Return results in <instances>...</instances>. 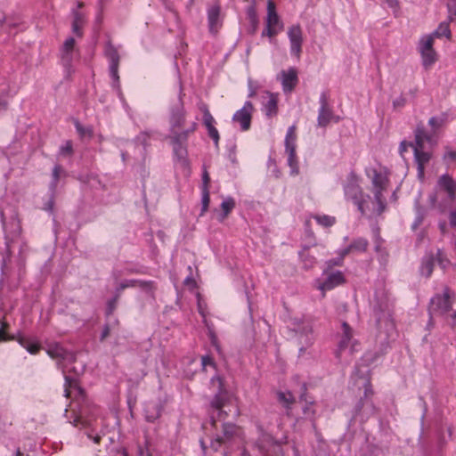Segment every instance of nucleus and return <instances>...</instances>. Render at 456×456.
Listing matches in <instances>:
<instances>
[{
  "mask_svg": "<svg viewBox=\"0 0 456 456\" xmlns=\"http://www.w3.org/2000/svg\"><path fill=\"white\" fill-rule=\"evenodd\" d=\"M281 85L285 93H290L297 83V73L294 68L281 72Z\"/></svg>",
  "mask_w": 456,
  "mask_h": 456,
  "instance_id": "5701e85b",
  "label": "nucleus"
},
{
  "mask_svg": "<svg viewBox=\"0 0 456 456\" xmlns=\"http://www.w3.org/2000/svg\"><path fill=\"white\" fill-rule=\"evenodd\" d=\"M448 9L451 15L456 18V0H448Z\"/></svg>",
  "mask_w": 456,
  "mask_h": 456,
  "instance_id": "680f3d73",
  "label": "nucleus"
},
{
  "mask_svg": "<svg viewBox=\"0 0 456 456\" xmlns=\"http://www.w3.org/2000/svg\"><path fill=\"white\" fill-rule=\"evenodd\" d=\"M280 31L281 29H278L277 28L265 26V28L262 31V37H268L272 38L274 36H276Z\"/></svg>",
  "mask_w": 456,
  "mask_h": 456,
  "instance_id": "864d4df0",
  "label": "nucleus"
},
{
  "mask_svg": "<svg viewBox=\"0 0 456 456\" xmlns=\"http://www.w3.org/2000/svg\"><path fill=\"white\" fill-rule=\"evenodd\" d=\"M268 95V101L264 105L263 111L265 113L266 116L272 117L276 115L278 110V100L275 94H267Z\"/></svg>",
  "mask_w": 456,
  "mask_h": 456,
  "instance_id": "2f4dec72",
  "label": "nucleus"
},
{
  "mask_svg": "<svg viewBox=\"0 0 456 456\" xmlns=\"http://www.w3.org/2000/svg\"><path fill=\"white\" fill-rule=\"evenodd\" d=\"M183 283L191 289H193L195 287V281L190 276L184 279Z\"/></svg>",
  "mask_w": 456,
  "mask_h": 456,
  "instance_id": "774afa93",
  "label": "nucleus"
},
{
  "mask_svg": "<svg viewBox=\"0 0 456 456\" xmlns=\"http://www.w3.org/2000/svg\"><path fill=\"white\" fill-rule=\"evenodd\" d=\"M17 341L22 347H24L31 354H37L41 347L40 344L37 341L31 339L29 338L19 337L17 338Z\"/></svg>",
  "mask_w": 456,
  "mask_h": 456,
  "instance_id": "cd10ccee",
  "label": "nucleus"
},
{
  "mask_svg": "<svg viewBox=\"0 0 456 456\" xmlns=\"http://www.w3.org/2000/svg\"><path fill=\"white\" fill-rule=\"evenodd\" d=\"M75 47V39L73 37H69L65 40L61 51V60L63 65L66 68H69L71 62L73 61V52Z\"/></svg>",
  "mask_w": 456,
  "mask_h": 456,
  "instance_id": "a878e982",
  "label": "nucleus"
},
{
  "mask_svg": "<svg viewBox=\"0 0 456 456\" xmlns=\"http://www.w3.org/2000/svg\"><path fill=\"white\" fill-rule=\"evenodd\" d=\"M9 329V323L5 321H0V342L14 340L16 338L14 335H9L7 330Z\"/></svg>",
  "mask_w": 456,
  "mask_h": 456,
  "instance_id": "ea45409f",
  "label": "nucleus"
},
{
  "mask_svg": "<svg viewBox=\"0 0 456 456\" xmlns=\"http://www.w3.org/2000/svg\"><path fill=\"white\" fill-rule=\"evenodd\" d=\"M287 34L290 44V53L298 59L302 53L304 41L302 28L298 24L293 25L289 28Z\"/></svg>",
  "mask_w": 456,
  "mask_h": 456,
  "instance_id": "aec40b11",
  "label": "nucleus"
},
{
  "mask_svg": "<svg viewBox=\"0 0 456 456\" xmlns=\"http://www.w3.org/2000/svg\"><path fill=\"white\" fill-rule=\"evenodd\" d=\"M201 365L202 368L205 369L207 366H215V363L212 360V358L208 355H204L201 358Z\"/></svg>",
  "mask_w": 456,
  "mask_h": 456,
  "instance_id": "bf43d9fd",
  "label": "nucleus"
},
{
  "mask_svg": "<svg viewBox=\"0 0 456 456\" xmlns=\"http://www.w3.org/2000/svg\"><path fill=\"white\" fill-rule=\"evenodd\" d=\"M449 219L451 225L456 226V207L450 212Z\"/></svg>",
  "mask_w": 456,
  "mask_h": 456,
  "instance_id": "0e129e2a",
  "label": "nucleus"
},
{
  "mask_svg": "<svg viewBox=\"0 0 456 456\" xmlns=\"http://www.w3.org/2000/svg\"><path fill=\"white\" fill-rule=\"evenodd\" d=\"M368 242L365 239L359 238L355 240L349 247L346 248L350 249H355L358 251H364L367 248Z\"/></svg>",
  "mask_w": 456,
  "mask_h": 456,
  "instance_id": "37998d69",
  "label": "nucleus"
},
{
  "mask_svg": "<svg viewBox=\"0 0 456 456\" xmlns=\"http://www.w3.org/2000/svg\"><path fill=\"white\" fill-rule=\"evenodd\" d=\"M198 309H199L200 314L202 315V317L204 319V322H205L206 326L208 329V335H209V338L211 340L212 345L214 346H216L217 350H219L218 346H217V338H216L215 332L213 331V330L208 326V324L205 319V312H204L203 306L201 305V302L200 300L198 301Z\"/></svg>",
  "mask_w": 456,
  "mask_h": 456,
  "instance_id": "4c0bfd02",
  "label": "nucleus"
},
{
  "mask_svg": "<svg viewBox=\"0 0 456 456\" xmlns=\"http://www.w3.org/2000/svg\"><path fill=\"white\" fill-rule=\"evenodd\" d=\"M312 219H314L317 225L324 226V227H331L336 224V219L334 216L322 215V216H314L306 220V225H313Z\"/></svg>",
  "mask_w": 456,
  "mask_h": 456,
  "instance_id": "c85d7f7f",
  "label": "nucleus"
},
{
  "mask_svg": "<svg viewBox=\"0 0 456 456\" xmlns=\"http://www.w3.org/2000/svg\"><path fill=\"white\" fill-rule=\"evenodd\" d=\"M208 135L212 138V140L215 142V144H218L219 141V134L217 129L215 126H211L210 129L208 130Z\"/></svg>",
  "mask_w": 456,
  "mask_h": 456,
  "instance_id": "4d7b16f0",
  "label": "nucleus"
},
{
  "mask_svg": "<svg viewBox=\"0 0 456 456\" xmlns=\"http://www.w3.org/2000/svg\"><path fill=\"white\" fill-rule=\"evenodd\" d=\"M256 429L259 436L257 446L260 451L265 452L269 445H273L274 444V439L260 424H256Z\"/></svg>",
  "mask_w": 456,
  "mask_h": 456,
  "instance_id": "bb28decb",
  "label": "nucleus"
},
{
  "mask_svg": "<svg viewBox=\"0 0 456 456\" xmlns=\"http://www.w3.org/2000/svg\"><path fill=\"white\" fill-rule=\"evenodd\" d=\"M436 258H437V262H438L439 265L443 269H446L449 266L450 261L444 256V255L441 249L437 250Z\"/></svg>",
  "mask_w": 456,
  "mask_h": 456,
  "instance_id": "09e8293b",
  "label": "nucleus"
},
{
  "mask_svg": "<svg viewBox=\"0 0 456 456\" xmlns=\"http://www.w3.org/2000/svg\"><path fill=\"white\" fill-rule=\"evenodd\" d=\"M410 143H414V142H401V144L399 146V151L402 156H403V153L407 151V148L411 147Z\"/></svg>",
  "mask_w": 456,
  "mask_h": 456,
  "instance_id": "69168bd1",
  "label": "nucleus"
},
{
  "mask_svg": "<svg viewBox=\"0 0 456 456\" xmlns=\"http://www.w3.org/2000/svg\"><path fill=\"white\" fill-rule=\"evenodd\" d=\"M118 297H119V295L118 293H116V296L108 301L107 308H106V314L108 315L111 314L114 312Z\"/></svg>",
  "mask_w": 456,
  "mask_h": 456,
  "instance_id": "603ef678",
  "label": "nucleus"
},
{
  "mask_svg": "<svg viewBox=\"0 0 456 456\" xmlns=\"http://www.w3.org/2000/svg\"><path fill=\"white\" fill-rule=\"evenodd\" d=\"M434 38L435 37L432 34L423 36L419 43V51L433 49Z\"/></svg>",
  "mask_w": 456,
  "mask_h": 456,
  "instance_id": "58836bf2",
  "label": "nucleus"
},
{
  "mask_svg": "<svg viewBox=\"0 0 456 456\" xmlns=\"http://www.w3.org/2000/svg\"><path fill=\"white\" fill-rule=\"evenodd\" d=\"M210 198H209V190L208 188H201V205H202V213L207 211L209 205Z\"/></svg>",
  "mask_w": 456,
  "mask_h": 456,
  "instance_id": "49530a36",
  "label": "nucleus"
},
{
  "mask_svg": "<svg viewBox=\"0 0 456 456\" xmlns=\"http://www.w3.org/2000/svg\"><path fill=\"white\" fill-rule=\"evenodd\" d=\"M379 357V354L377 351L366 352L354 373V378L356 379V386L359 388L363 389V398L360 399V402L355 407L354 416H361L362 419L369 418L375 412V407L370 396L372 395L373 391L370 380V370L368 366L372 364Z\"/></svg>",
  "mask_w": 456,
  "mask_h": 456,
  "instance_id": "7ed1b4c3",
  "label": "nucleus"
},
{
  "mask_svg": "<svg viewBox=\"0 0 456 456\" xmlns=\"http://www.w3.org/2000/svg\"><path fill=\"white\" fill-rule=\"evenodd\" d=\"M234 207L235 200L231 197L225 198L221 203L222 213L219 216V219L223 221L228 216V214L234 208Z\"/></svg>",
  "mask_w": 456,
  "mask_h": 456,
  "instance_id": "f704fd0d",
  "label": "nucleus"
},
{
  "mask_svg": "<svg viewBox=\"0 0 456 456\" xmlns=\"http://www.w3.org/2000/svg\"><path fill=\"white\" fill-rule=\"evenodd\" d=\"M75 126H76V129H77V133L80 134V136H82V137H86V136L91 137L93 135V129H92V127H90V126L85 127V126H83L77 121L75 123Z\"/></svg>",
  "mask_w": 456,
  "mask_h": 456,
  "instance_id": "de8ad7c7",
  "label": "nucleus"
},
{
  "mask_svg": "<svg viewBox=\"0 0 456 456\" xmlns=\"http://www.w3.org/2000/svg\"><path fill=\"white\" fill-rule=\"evenodd\" d=\"M346 198L351 200L357 207L362 215L371 216L377 215L372 211V200L370 196H364L354 176L352 175L346 185L345 186Z\"/></svg>",
  "mask_w": 456,
  "mask_h": 456,
  "instance_id": "6e6552de",
  "label": "nucleus"
},
{
  "mask_svg": "<svg viewBox=\"0 0 456 456\" xmlns=\"http://www.w3.org/2000/svg\"><path fill=\"white\" fill-rule=\"evenodd\" d=\"M349 349V353L352 354L358 350V344L356 340L353 339V330L352 328L344 322L342 323V334L341 339L338 343V350L337 352V357L340 358L341 354Z\"/></svg>",
  "mask_w": 456,
  "mask_h": 456,
  "instance_id": "dca6fc26",
  "label": "nucleus"
},
{
  "mask_svg": "<svg viewBox=\"0 0 456 456\" xmlns=\"http://www.w3.org/2000/svg\"><path fill=\"white\" fill-rule=\"evenodd\" d=\"M208 25L211 34H216L223 26L221 5L218 1L209 4L207 8Z\"/></svg>",
  "mask_w": 456,
  "mask_h": 456,
  "instance_id": "f3484780",
  "label": "nucleus"
},
{
  "mask_svg": "<svg viewBox=\"0 0 456 456\" xmlns=\"http://www.w3.org/2000/svg\"><path fill=\"white\" fill-rule=\"evenodd\" d=\"M248 15L249 17V19L253 21V22H256V11H255V8L254 7H249L248 9Z\"/></svg>",
  "mask_w": 456,
  "mask_h": 456,
  "instance_id": "338daca9",
  "label": "nucleus"
},
{
  "mask_svg": "<svg viewBox=\"0 0 456 456\" xmlns=\"http://www.w3.org/2000/svg\"><path fill=\"white\" fill-rule=\"evenodd\" d=\"M66 175V171L61 165H55L53 168L52 182L50 183V191L53 193L56 190L57 183L61 177Z\"/></svg>",
  "mask_w": 456,
  "mask_h": 456,
  "instance_id": "72a5a7b5",
  "label": "nucleus"
},
{
  "mask_svg": "<svg viewBox=\"0 0 456 456\" xmlns=\"http://www.w3.org/2000/svg\"><path fill=\"white\" fill-rule=\"evenodd\" d=\"M419 53H420L421 57H422L423 65L426 68L430 67L431 65H433L436 62V52H435L434 49H429L428 51L425 50V51H421Z\"/></svg>",
  "mask_w": 456,
  "mask_h": 456,
  "instance_id": "e433bc0d",
  "label": "nucleus"
},
{
  "mask_svg": "<svg viewBox=\"0 0 456 456\" xmlns=\"http://www.w3.org/2000/svg\"><path fill=\"white\" fill-rule=\"evenodd\" d=\"M381 1L385 4H387L389 8L394 10V12L398 11V9H399L398 0H381Z\"/></svg>",
  "mask_w": 456,
  "mask_h": 456,
  "instance_id": "052dcab7",
  "label": "nucleus"
},
{
  "mask_svg": "<svg viewBox=\"0 0 456 456\" xmlns=\"http://www.w3.org/2000/svg\"><path fill=\"white\" fill-rule=\"evenodd\" d=\"M203 122L208 130L210 129L211 126H214L213 124L215 122V119L212 117V115L210 114L208 108H205V115L203 116Z\"/></svg>",
  "mask_w": 456,
  "mask_h": 456,
  "instance_id": "8fccbe9b",
  "label": "nucleus"
},
{
  "mask_svg": "<svg viewBox=\"0 0 456 456\" xmlns=\"http://www.w3.org/2000/svg\"><path fill=\"white\" fill-rule=\"evenodd\" d=\"M423 217H424V215L422 213V210L419 208H417V217L412 224V228H416L419 225H420L422 223Z\"/></svg>",
  "mask_w": 456,
  "mask_h": 456,
  "instance_id": "13d9d810",
  "label": "nucleus"
},
{
  "mask_svg": "<svg viewBox=\"0 0 456 456\" xmlns=\"http://www.w3.org/2000/svg\"><path fill=\"white\" fill-rule=\"evenodd\" d=\"M266 27H273L278 29H282L283 24L275 10V4L273 1L269 0L267 3V16L265 19Z\"/></svg>",
  "mask_w": 456,
  "mask_h": 456,
  "instance_id": "393cba45",
  "label": "nucleus"
},
{
  "mask_svg": "<svg viewBox=\"0 0 456 456\" xmlns=\"http://www.w3.org/2000/svg\"><path fill=\"white\" fill-rule=\"evenodd\" d=\"M368 177L371 180L374 200L370 202L372 211L380 215L386 208V200L383 191L388 184V172L385 167L370 168L367 171Z\"/></svg>",
  "mask_w": 456,
  "mask_h": 456,
  "instance_id": "423d86ee",
  "label": "nucleus"
},
{
  "mask_svg": "<svg viewBox=\"0 0 456 456\" xmlns=\"http://www.w3.org/2000/svg\"><path fill=\"white\" fill-rule=\"evenodd\" d=\"M445 122L446 117L444 114L432 117L428 120L429 129L423 125H418L414 131V143H410V146L414 153L417 177L421 182L425 179V169L433 158V149L438 142L440 129Z\"/></svg>",
  "mask_w": 456,
  "mask_h": 456,
  "instance_id": "f03ea898",
  "label": "nucleus"
},
{
  "mask_svg": "<svg viewBox=\"0 0 456 456\" xmlns=\"http://www.w3.org/2000/svg\"><path fill=\"white\" fill-rule=\"evenodd\" d=\"M291 330L296 333L299 341V352L302 353L314 342L312 324L307 320L296 319L291 323Z\"/></svg>",
  "mask_w": 456,
  "mask_h": 456,
  "instance_id": "9b49d317",
  "label": "nucleus"
},
{
  "mask_svg": "<svg viewBox=\"0 0 456 456\" xmlns=\"http://www.w3.org/2000/svg\"><path fill=\"white\" fill-rule=\"evenodd\" d=\"M296 126H290L285 137V151L288 155L287 163L290 168V175H297L299 173L297 158L296 155Z\"/></svg>",
  "mask_w": 456,
  "mask_h": 456,
  "instance_id": "f8f14e48",
  "label": "nucleus"
},
{
  "mask_svg": "<svg viewBox=\"0 0 456 456\" xmlns=\"http://www.w3.org/2000/svg\"><path fill=\"white\" fill-rule=\"evenodd\" d=\"M83 7V3H77V9H74L72 11V31L77 37H82L83 35V27L86 24V14L79 11L78 9Z\"/></svg>",
  "mask_w": 456,
  "mask_h": 456,
  "instance_id": "b1692460",
  "label": "nucleus"
},
{
  "mask_svg": "<svg viewBox=\"0 0 456 456\" xmlns=\"http://www.w3.org/2000/svg\"><path fill=\"white\" fill-rule=\"evenodd\" d=\"M276 395L278 402L289 411L295 403L294 395L289 391H278Z\"/></svg>",
  "mask_w": 456,
  "mask_h": 456,
  "instance_id": "c756f323",
  "label": "nucleus"
},
{
  "mask_svg": "<svg viewBox=\"0 0 456 456\" xmlns=\"http://www.w3.org/2000/svg\"><path fill=\"white\" fill-rule=\"evenodd\" d=\"M105 54L110 62V75L113 79V87L119 89V54L118 50L111 45H108L105 49Z\"/></svg>",
  "mask_w": 456,
  "mask_h": 456,
  "instance_id": "a211bd4d",
  "label": "nucleus"
},
{
  "mask_svg": "<svg viewBox=\"0 0 456 456\" xmlns=\"http://www.w3.org/2000/svg\"><path fill=\"white\" fill-rule=\"evenodd\" d=\"M435 37H445L449 38L451 37V30L448 24L442 23L437 29L432 34Z\"/></svg>",
  "mask_w": 456,
  "mask_h": 456,
  "instance_id": "79ce46f5",
  "label": "nucleus"
},
{
  "mask_svg": "<svg viewBox=\"0 0 456 456\" xmlns=\"http://www.w3.org/2000/svg\"><path fill=\"white\" fill-rule=\"evenodd\" d=\"M216 383L218 385V390L210 403L211 407L216 411V417L215 415L210 416L211 424L213 426L216 425L217 419L222 420L226 416V412L223 410V407L225 404L227 395L219 376L211 378V384L215 385Z\"/></svg>",
  "mask_w": 456,
  "mask_h": 456,
  "instance_id": "9d476101",
  "label": "nucleus"
},
{
  "mask_svg": "<svg viewBox=\"0 0 456 456\" xmlns=\"http://www.w3.org/2000/svg\"><path fill=\"white\" fill-rule=\"evenodd\" d=\"M320 108L318 111L317 123L319 126L325 127L331 120L338 122L339 118L333 115L332 109L329 105L328 94L323 92L319 98Z\"/></svg>",
  "mask_w": 456,
  "mask_h": 456,
  "instance_id": "2eb2a0df",
  "label": "nucleus"
},
{
  "mask_svg": "<svg viewBox=\"0 0 456 456\" xmlns=\"http://www.w3.org/2000/svg\"><path fill=\"white\" fill-rule=\"evenodd\" d=\"M148 139H149V134L148 133H141L136 137V142L140 143L142 145L141 152L145 151V147L147 145V140Z\"/></svg>",
  "mask_w": 456,
  "mask_h": 456,
  "instance_id": "5fc2aeb1",
  "label": "nucleus"
},
{
  "mask_svg": "<svg viewBox=\"0 0 456 456\" xmlns=\"http://www.w3.org/2000/svg\"><path fill=\"white\" fill-rule=\"evenodd\" d=\"M444 159L448 162H456V151L446 149Z\"/></svg>",
  "mask_w": 456,
  "mask_h": 456,
  "instance_id": "6e6d98bb",
  "label": "nucleus"
},
{
  "mask_svg": "<svg viewBox=\"0 0 456 456\" xmlns=\"http://www.w3.org/2000/svg\"><path fill=\"white\" fill-rule=\"evenodd\" d=\"M73 154V147L71 141H66L64 144L60 147L59 155L61 157L71 156Z\"/></svg>",
  "mask_w": 456,
  "mask_h": 456,
  "instance_id": "a18cd8bd",
  "label": "nucleus"
},
{
  "mask_svg": "<svg viewBox=\"0 0 456 456\" xmlns=\"http://www.w3.org/2000/svg\"><path fill=\"white\" fill-rule=\"evenodd\" d=\"M253 110L251 102L247 101L243 107L233 114L232 121L240 125L241 131H248L250 128Z\"/></svg>",
  "mask_w": 456,
  "mask_h": 456,
  "instance_id": "6ab92c4d",
  "label": "nucleus"
},
{
  "mask_svg": "<svg viewBox=\"0 0 456 456\" xmlns=\"http://www.w3.org/2000/svg\"><path fill=\"white\" fill-rule=\"evenodd\" d=\"M133 287H138L147 293H151L153 290V282L142 280H125L118 284L116 289V293L119 295L125 289Z\"/></svg>",
  "mask_w": 456,
  "mask_h": 456,
  "instance_id": "4be33fe9",
  "label": "nucleus"
},
{
  "mask_svg": "<svg viewBox=\"0 0 456 456\" xmlns=\"http://www.w3.org/2000/svg\"><path fill=\"white\" fill-rule=\"evenodd\" d=\"M159 408L157 404H147L144 408L145 419L149 422H153L159 417Z\"/></svg>",
  "mask_w": 456,
  "mask_h": 456,
  "instance_id": "c9c22d12",
  "label": "nucleus"
},
{
  "mask_svg": "<svg viewBox=\"0 0 456 456\" xmlns=\"http://www.w3.org/2000/svg\"><path fill=\"white\" fill-rule=\"evenodd\" d=\"M434 268V257L432 255H426L423 256L419 272L422 276L427 278L430 277Z\"/></svg>",
  "mask_w": 456,
  "mask_h": 456,
  "instance_id": "7c9ffc66",
  "label": "nucleus"
},
{
  "mask_svg": "<svg viewBox=\"0 0 456 456\" xmlns=\"http://www.w3.org/2000/svg\"><path fill=\"white\" fill-rule=\"evenodd\" d=\"M344 282L345 278L342 272H331L327 273L323 281L318 282L317 289L322 292V297H324L326 291L331 290L334 288L343 284Z\"/></svg>",
  "mask_w": 456,
  "mask_h": 456,
  "instance_id": "412c9836",
  "label": "nucleus"
},
{
  "mask_svg": "<svg viewBox=\"0 0 456 456\" xmlns=\"http://www.w3.org/2000/svg\"><path fill=\"white\" fill-rule=\"evenodd\" d=\"M372 317L379 329L390 330L394 328L392 318L394 302L385 289L375 291L371 301Z\"/></svg>",
  "mask_w": 456,
  "mask_h": 456,
  "instance_id": "20e7f679",
  "label": "nucleus"
},
{
  "mask_svg": "<svg viewBox=\"0 0 456 456\" xmlns=\"http://www.w3.org/2000/svg\"><path fill=\"white\" fill-rule=\"evenodd\" d=\"M182 86H179L177 99L168 107L169 139L175 161L186 168L189 166L187 141L191 134L197 129V123L191 122L186 126V110L183 105Z\"/></svg>",
  "mask_w": 456,
  "mask_h": 456,
  "instance_id": "f257e3e1",
  "label": "nucleus"
},
{
  "mask_svg": "<svg viewBox=\"0 0 456 456\" xmlns=\"http://www.w3.org/2000/svg\"><path fill=\"white\" fill-rule=\"evenodd\" d=\"M456 197V182L448 174L441 175L436 183V192L428 196V202L434 209L443 213Z\"/></svg>",
  "mask_w": 456,
  "mask_h": 456,
  "instance_id": "39448f33",
  "label": "nucleus"
},
{
  "mask_svg": "<svg viewBox=\"0 0 456 456\" xmlns=\"http://www.w3.org/2000/svg\"><path fill=\"white\" fill-rule=\"evenodd\" d=\"M20 230H4V240L6 250L11 253L12 248H14V243L9 240L10 236H20Z\"/></svg>",
  "mask_w": 456,
  "mask_h": 456,
  "instance_id": "a19ab883",
  "label": "nucleus"
},
{
  "mask_svg": "<svg viewBox=\"0 0 456 456\" xmlns=\"http://www.w3.org/2000/svg\"><path fill=\"white\" fill-rule=\"evenodd\" d=\"M452 308V302L448 289H445L442 295L436 294L430 299L428 313L430 321L436 315H445Z\"/></svg>",
  "mask_w": 456,
  "mask_h": 456,
  "instance_id": "4468645a",
  "label": "nucleus"
},
{
  "mask_svg": "<svg viewBox=\"0 0 456 456\" xmlns=\"http://www.w3.org/2000/svg\"><path fill=\"white\" fill-rule=\"evenodd\" d=\"M0 25L9 34L12 33V29L20 25L18 18H5L4 14H0Z\"/></svg>",
  "mask_w": 456,
  "mask_h": 456,
  "instance_id": "473e14b6",
  "label": "nucleus"
},
{
  "mask_svg": "<svg viewBox=\"0 0 456 456\" xmlns=\"http://www.w3.org/2000/svg\"><path fill=\"white\" fill-rule=\"evenodd\" d=\"M64 393L66 397H70L72 399L69 409H66L65 412L68 413L69 411H72L74 414L73 420H69V423H72L74 427L78 426L81 422V419L83 418L84 411H83V403L86 401V395L84 390L79 387L77 380L74 378H70L69 376L65 375V385H64Z\"/></svg>",
  "mask_w": 456,
  "mask_h": 456,
  "instance_id": "0eeeda50",
  "label": "nucleus"
},
{
  "mask_svg": "<svg viewBox=\"0 0 456 456\" xmlns=\"http://www.w3.org/2000/svg\"><path fill=\"white\" fill-rule=\"evenodd\" d=\"M243 440L242 430L240 427L232 423L223 424V436H217L216 438L211 441V447L213 450L217 451L222 444H239Z\"/></svg>",
  "mask_w": 456,
  "mask_h": 456,
  "instance_id": "1a4fd4ad",
  "label": "nucleus"
},
{
  "mask_svg": "<svg viewBox=\"0 0 456 456\" xmlns=\"http://www.w3.org/2000/svg\"><path fill=\"white\" fill-rule=\"evenodd\" d=\"M210 182V177L208 171L205 169L202 175V187L201 188H208V183Z\"/></svg>",
  "mask_w": 456,
  "mask_h": 456,
  "instance_id": "e2e57ef3",
  "label": "nucleus"
},
{
  "mask_svg": "<svg viewBox=\"0 0 456 456\" xmlns=\"http://www.w3.org/2000/svg\"><path fill=\"white\" fill-rule=\"evenodd\" d=\"M348 252H349V248H343L342 250H340L338 257L328 261V266L332 267V266H336V265H340L342 264L343 258L345 257V256L346 254H348Z\"/></svg>",
  "mask_w": 456,
  "mask_h": 456,
  "instance_id": "c03bdc74",
  "label": "nucleus"
},
{
  "mask_svg": "<svg viewBox=\"0 0 456 456\" xmlns=\"http://www.w3.org/2000/svg\"><path fill=\"white\" fill-rule=\"evenodd\" d=\"M303 401H305V405L303 406L304 414L307 417L313 416L314 414V411L312 409L313 403H310V405H308L305 395H302L300 396V402H303Z\"/></svg>",
  "mask_w": 456,
  "mask_h": 456,
  "instance_id": "3c124183",
  "label": "nucleus"
},
{
  "mask_svg": "<svg viewBox=\"0 0 456 456\" xmlns=\"http://www.w3.org/2000/svg\"><path fill=\"white\" fill-rule=\"evenodd\" d=\"M47 354L58 361V364H61V368H68V364L76 361V354L64 348L60 343H51L46 347Z\"/></svg>",
  "mask_w": 456,
  "mask_h": 456,
  "instance_id": "ddd939ff",
  "label": "nucleus"
}]
</instances>
